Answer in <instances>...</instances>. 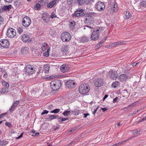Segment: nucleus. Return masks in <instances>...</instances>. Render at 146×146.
<instances>
[{"mask_svg":"<svg viewBox=\"0 0 146 146\" xmlns=\"http://www.w3.org/2000/svg\"><path fill=\"white\" fill-rule=\"evenodd\" d=\"M90 87L87 84H84L81 85L79 88L80 93L82 95H85L88 93L90 91Z\"/></svg>","mask_w":146,"mask_h":146,"instance_id":"obj_1","label":"nucleus"},{"mask_svg":"<svg viewBox=\"0 0 146 146\" xmlns=\"http://www.w3.org/2000/svg\"><path fill=\"white\" fill-rule=\"evenodd\" d=\"M50 87L54 91H56L60 88L61 85V82L60 80H54L51 82Z\"/></svg>","mask_w":146,"mask_h":146,"instance_id":"obj_2","label":"nucleus"},{"mask_svg":"<svg viewBox=\"0 0 146 146\" xmlns=\"http://www.w3.org/2000/svg\"><path fill=\"white\" fill-rule=\"evenodd\" d=\"M84 20L85 23L88 25H90L93 23L94 21V19L90 13H86L85 14Z\"/></svg>","mask_w":146,"mask_h":146,"instance_id":"obj_3","label":"nucleus"},{"mask_svg":"<svg viewBox=\"0 0 146 146\" xmlns=\"http://www.w3.org/2000/svg\"><path fill=\"white\" fill-rule=\"evenodd\" d=\"M61 37L63 41L66 42L69 41L71 38L70 33L67 32H63L61 35Z\"/></svg>","mask_w":146,"mask_h":146,"instance_id":"obj_4","label":"nucleus"},{"mask_svg":"<svg viewBox=\"0 0 146 146\" xmlns=\"http://www.w3.org/2000/svg\"><path fill=\"white\" fill-rule=\"evenodd\" d=\"M108 6L111 10H113L116 12L118 10V7L117 3L114 0H111L108 2Z\"/></svg>","mask_w":146,"mask_h":146,"instance_id":"obj_5","label":"nucleus"},{"mask_svg":"<svg viewBox=\"0 0 146 146\" xmlns=\"http://www.w3.org/2000/svg\"><path fill=\"white\" fill-rule=\"evenodd\" d=\"M6 34L8 37L12 38L16 35V31L15 29L13 28H9L7 29Z\"/></svg>","mask_w":146,"mask_h":146,"instance_id":"obj_6","label":"nucleus"},{"mask_svg":"<svg viewBox=\"0 0 146 146\" xmlns=\"http://www.w3.org/2000/svg\"><path fill=\"white\" fill-rule=\"evenodd\" d=\"M95 8L99 11H102L105 9V5L102 2L98 1L96 4Z\"/></svg>","mask_w":146,"mask_h":146,"instance_id":"obj_7","label":"nucleus"},{"mask_svg":"<svg viewBox=\"0 0 146 146\" xmlns=\"http://www.w3.org/2000/svg\"><path fill=\"white\" fill-rule=\"evenodd\" d=\"M26 72L29 74H32L35 73V68L31 65H27L25 68Z\"/></svg>","mask_w":146,"mask_h":146,"instance_id":"obj_8","label":"nucleus"},{"mask_svg":"<svg viewBox=\"0 0 146 146\" xmlns=\"http://www.w3.org/2000/svg\"><path fill=\"white\" fill-rule=\"evenodd\" d=\"M31 22L30 18L29 17H25L23 19V25L25 27H28L30 25Z\"/></svg>","mask_w":146,"mask_h":146,"instance_id":"obj_9","label":"nucleus"},{"mask_svg":"<svg viewBox=\"0 0 146 146\" xmlns=\"http://www.w3.org/2000/svg\"><path fill=\"white\" fill-rule=\"evenodd\" d=\"M94 85L97 87L102 86L104 84L103 80L101 78H97L94 80Z\"/></svg>","mask_w":146,"mask_h":146,"instance_id":"obj_10","label":"nucleus"},{"mask_svg":"<svg viewBox=\"0 0 146 146\" xmlns=\"http://www.w3.org/2000/svg\"><path fill=\"white\" fill-rule=\"evenodd\" d=\"M100 30H95L92 33L91 36V38L93 40H96L98 39L99 35V33L98 32Z\"/></svg>","mask_w":146,"mask_h":146,"instance_id":"obj_11","label":"nucleus"},{"mask_svg":"<svg viewBox=\"0 0 146 146\" xmlns=\"http://www.w3.org/2000/svg\"><path fill=\"white\" fill-rule=\"evenodd\" d=\"M66 86L70 89H73L75 88V82L71 80H68L66 83Z\"/></svg>","mask_w":146,"mask_h":146,"instance_id":"obj_12","label":"nucleus"},{"mask_svg":"<svg viewBox=\"0 0 146 146\" xmlns=\"http://www.w3.org/2000/svg\"><path fill=\"white\" fill-rule=\"evenodd\" d=\"M0 45L4 48H8L9 45V42L7 39H2L0 41Z\"/></svg>","mask_w":146,"mask_h":146,"instance_id":"obj_13","label":"nucleus"},{"mask_svg":"<svg viewBox=\"0 0 146 146\" xmlns=\"http://www.w3.org/2000/svg\"><path fill=\"white\" fill-rule=\"evenodd\" d=\"M109 74L110 77L113 80H115L118 76L117 71H114L112 69L110 70Z\"/></svg>","mask_w":146,"mask_h":146,"instance_id":"obj_14","label":"nucleus"},{"mask_svg":"<svg viewBox=\"0 0 146 146\" xmlns=\"http://www.w3.org/2000/svg\"><path fill=\"white\" fill-rule=\"evenodd\" d=\"M60 69L61 72L64 73L68 71L70 68L68 64H64L60 66Z\"/></svg>","mask_w":146,"mask_h":146,"instance_id":"obj_15","label":"nucleus"},{"mask_svg":"<svg viewBox=\"0 0 146 146\" xmlns=\"http://www.w3.org/2000/svg\"><path fill=\"white\" fill-rule=\"evenodd\" d=\"M22 41L25 42H29L31 41V39L27 35H23L22 37Z\"/></svg>","mask_w":146,"mask_h":146,"instance_id":"obj_16","label":"nucleus"},{"mask_svg":"<svg viewBox=\"0 0 146 146\" xmlns=\"http://www.w3.org/2000/svg\"><path fill=\"white\" fill-rule=\"evenodd\" d=\"M127 77L126 74H122L119 76L118 79L120 81L123 82L126 81L127 79Z\"/></svg>","mask_w":146,"mask_h":146,"instance_id":"obj_17","label":"nucleus"},{"mask_svg":"<svg viewBox=\"0 0 146 146\" xmlns=\"http://www.w3.org/2000/svg\"><path fill=\"white\" fill-rule=\"evenodd\" d=\"M59 0H54L51 1L47 5V7L49 8H52L56 3H58Z\"/></svg>","mask_w":146,"mask_h":146,"instance_id":"obj_18","label":"nucleus"},{"mask_svg":"<svg viewBox=\"0 0 146 146\" xmlns=\"http://www.w3.org/2000/svg\"><path fill=\"white\" fill-rule=\"evenodd\" d=\"M85 14L84 12H75L72 15V16L76 17H79L84 16Z\"/></svg>","mask_w":146,"mask_h":146,"instance_id":"obj_19","label":"nucleus"},{"mask_svg":"<svg viewBox=\"0 0 146 146\" xmlns=\"http://www.w3.org/2000/svg\"><path fill=\"white\" fill-rule=\"evenodd\" d=\"M125 43L124 42L118 41L112 43L111 44V47L115 46L117 45H122L125 44Z\"/></svg>","mask_w":146,"mask_h":146,"instance_id":"obj_20","label":"nucleus"},{"mask_svg":"<svg viewBox=\"0 0 146 146\" xmlns=\"http://www.w3.org/2000/svg\"><path fill=\"white\" fill-rule=\"evenodd\" d=\"M89 39L88 37L86 36H83L80 37V41L82 42H86L89 41Z\"/></svg>","mask_w":146,"mask_h":146,"instance_id":"obj_21","label":"nucleus"},{"mask_svg":"<svg viewBox=\"0 0 146 146\" xmlns=\"http://www.w3.org/2000/svg\"><path fill=\"white\" fill-rule=\"evenodd\" d=\"M28 49L27 48L25 47H23L21 52V54L22 55L28 53Z\"/></svg>","mask_w":146,"mask_h":146,"instance_id":"obj_22","label":"nucleus"},{"mask_svg":"<svg viewBox=\"0 0 146 146\" xmlns=\"http://www.w3.org/2000/svg\"><path fill=\"white\" fill-rule=\"evenodd\" d=\"M69 23H70L69 25L70 27V29H73L76 25L75 22L73 20L70 19V20Z\"/></svg>","mask_w":146,"mask_h":146,"instance_id":"obj_23","label":"nucleus"},{"mask_svg":"<svg viewBox=\"0 0 146 146\" xmlns=\"http://www.w3.org/2000/svg\"><path fill=\"white\" fill-rule=\"evenodd\" d=\"M77 1L78 3L80 5L87 4L88 3L87 0H77Z\"/></svg>","mask_w":146,"mask_h":146,"instance_id":"obj_24","label":"nucleus"},{"mask_svg":"<svg viewBox=\"0 0 146 146\" xmlns=\"http://www.w3.org/2000/svg\"><path fill=\"white\" fill-rule=\"evenodd\" d=\"M8 144V142L4 139L0 140V145L1 146H5Z\"/></svg>","mask_w":146,"mask_h":146,"instance_id":"obj_25","label":"nucleus"},{"mask_svg":"<svg viewBox=\"0 0 146 146\" xmlns=\"http://www.w3.org/2000/svg\"><path fill=\"white\" fill-rule=\"evenodd\" d=\"M3 8L4 12L9 11L10 9L11 8V6L10 5H6V6H4L3 7Z\"/></svg>","mask_w":146,"mask_h":146,"instance_id":"obj_26","label":"nucleus"},{"mask_svg":"<svg viewBox=\"0 0 146 146\" xmlns=\"http://www.w3.org/2000/svg\"><path fill=\"white\" fill-rule=\"evenodd\" d=\"M68 45H67L63 46L61 48V51L64 53L66 52L68 50Z\"/></svg>","mask_w":146,"mask_h":146,"instance_id":"obj_27","label":"nucleus"},{"mask_svg":"<svg viewBox=\"0 0 146 146\" xmlns=\"http://www.w3.org/2000/svg\"><path fill=\"white\" fill-rule=\"evenodd\" d=\"M58 116L56 115H50L49 116V118H47V120L48 121H51L52 119L56 118L58 117Z\"/></svg>","mask_w":146,"mask_h":146,"instance_id":"obj_28","label":"nucleus"},{"mask_svg":"<svg viewBox=\"0 0 146 146\" xmlns=\"http://www.w3.org/2000/svg\"><path fill=\"white\" fill-rule=\"evenodd\" d=\"M125 16L126 17V18H125L126 20L128 19L132 16L131 15L129 11H125Z\"/></svg>","mask_w":146,"mask_h":146,"instance_id":"obj_29","label":"nucleus"},{"mask_svg":"<svg viewBox=\"0 0 146 146\" xmlns=\"http://www.w3.org/2000/svg\"><path fill=\"white\" fill-rule=\"evenodd\" d=\"M104 42V41L103 40H102L100 42H98L96 46V49H98L101 46L103 45Z\"/></svg>","mask_w":146,"mask_h":146,"instance_id":"obj_30","label":"nucleus"},{"mask_svg":"<svg viewBox=\"0 0 146 146\" xmlns=\"http://www.w3.org/2000/svg\"><path fill=\"white\" fill-rule=\"evenodd\" d=\"M8 92V88H3L0 90V93L2 94L7 93Z\"/></svg>","mask_w":146,"mask_h":146,"instance_id":"obj_31","label":"nucleus"},{"mask_svg":"<svg viewBox=\"0 0 146 146\" xmlns=\"http://www.w3.org/2000/svg\"><path fill=\"white\" fill-rule=\"evenodd\" d=\"M50 69V66L48 64L45 65L44 66V72L48 73Z\"/></svg>","mask_w":146,"mask_h":146,"instance_id":"obj_32","label":"nucleus"},{"mask_svg":"<svg viewBox=\"0 0 146 146\" xmlns=\"http://www.w3.org/2000/svg\"><path fill=\"white\" fill-rule=\"evenodd\" d=\"M122 93L123 94V96L124 97H126L129 96V94L128 93V91L126 90H124L122 91Z\"/></svg>","mask_w":146,"mask_h":146,"instance_id":"obj_33","label":"nucleus"},{"mask_svg":"<svg viewBox=\"0 0 146 146\" xmlns=\"http://www.w3.org/2000/svg\"><path fill=\"white\" fill-rule=\"evenodd\" d=\"M119 84V83L117 81H116L113 83L112 84V86L114 88H116L118 87Z\"/></svg>","mask_w":146,"mask_h":146,"instance_id":"obj_34","label":"nucleus"},{"mask_svg":"<svg viewBox=\"0 0 146 146\" xmlns=\"http://www.w3.org/2000/svg\"><path fill=\"white\" fill-rule=\"evenodd\" d=\"M41 6L39 3H36L34 7V9L36 10H39L40 9Z\"/></svg>","mask_w":146,"mask_h":146,"instance_id":"obj_35","label":"nucleus"},{"mask_svg":"<svg viewBox=\"0 0 146 146\" xmlns=\"http://www.w3.org/2000/svg\"><path fill=\"white\" fill-rule=\"evenodd\" d=\"M2 83L4 87H6L5 88H8L9 87V84L7 82L3 81L2 82Z\"/></svg>","mask_w":146,"mask_h":146,"instance_id":"obj_36","label":"nucleus"},{"mask_svg":"<svg viewBox=\"0 0 146 146\" xmlns=\"http://www.w3.org/2000/svg\"><path fill=\"white\" fill-rule=\"evenodd\" d=\"M47 45V43L46 42L44 43L42 45V48L43 51H44L46 50Z\"/></svg>","mask_w":146,"mask_h":146,"instance_id":"obj_37","label":"nucleus"},{"mask_svg":"<svg viewBox=\"0 0 146 146\" xmlns=\"http://www.w3.org/2000/svg\"><path fill=\"white\" fill-rule=\"evenodd\" d=\"M60 110V109H56L53 110L51 111L50 112L51 113H58L59 112Z\"/></svg>","mask_w":146,"mask_h":146,"instance_id":"obj_38","label":"nucleus"},{"mask_svg":"<svg viewBox=\"0 0 146 146\" xmlns=\"http://www.w3.org/2000/svg\"><path fill=\"white\" fill-rule=\"evenodd\" d=\"M72 113L74 115H78L80 113V111L78 110H75L74 111H72Z\"/></svg>","mask_w":146,"mask_h":146,"instance_id":"obj_39","label":"nucleus"},{"mask_svg":"<svg viewBox=\"0 0 146 146\" xmlns=\"http://www.w3.org/2000/svg\"><path fill=\"white\" fill-rule=\"evenodd\" d=\"M58 119L59 120V121L60 122H62L66 120H68V118H61V117H59L58 118Z\"/></svg>","mask_w":146,"mask_h":146,"instance_id":"obj_40","label":"nucleus"},{"mask_svg":"<svg viewBox=\"0 0 146 146\" xmlns=\"http://www.w3.org/2000/svg\"><path fill=\"white\" fill-rule=\"evenodd\" d=\"M19 103V101L16 100L13 104L12 106H14V107L16 108Z\"/></svg>","mask_w":146,"mask_h":146,"instance_id":"obj_41","label":"nucleus"},{"mask_svg":"<svg viewBox=\"0 0 146 146\" xmlns=\"http://www.w3.org/2000/svg\"><path fill=\"white\" fill-rule=\"evenodd\" d=\"M133 132L134 134L135 133L136 134L135 135H136V136H137L138 134H140V131L139 130H137V129L134 130L133 131Z\"/></svg>","mask_w":146,"mask_h":146,"instance_id":"obj_42","label":"nucleus"},{"mask_svg":"<svg viewBox=\"0 0 146 146\" xmlns=\"http://www.w3.org/2000/svg\"><path fill=\"white\" fill-rule=\"evenodd\" d=\"M42 19L45 22L47 23L48 22L47 18L44 17L43 15H42Z\"/></svg>","mask_w":146,"mask_h":146,"instance_id":"obj_43","label":"nucleus"},{"mask_svg":"<svg viewBox=\"0 0 146 146\" xmlns=\"http://www.w3.org/2000/svg\"><path fill=\"white\" fill-rule=\"evenodd\" d=\"M17 31L19 34H21L23 32V30L21 27H18L17 28Z\"/></svg>","mask_w":146,"mask_h":146,"instance_id":"obj_44","label":"nucleus"},{"mask_svg":"<svg viewBox=\"0 0 146 146\" xmlns=\"http://www.w3.org/2000/svg\"><path fill=\"white\" fill-rule=\"evenodd\" d=\"M5 125L9 127H12L10 123L8 122H6L5 123Z\"/></svg>","mask_w":146,"mask_h":146,"instance_id":"obj_45","label":"nucleus"},{"mask_svg":"<svg viewBox=\"0 0 146 146\" xmlns=\"http://www.w3.org/2000/svg\"><path fill=\"white\" fill-rule=\"evenodd\" d=\"M15 108L14 107V106H12L11 108L9 109V111L10 112H12L15 110Z\"/></svg>","mask_w":146,"mask_h":146,"instance_id":"obj_46","label":"nucleus"},{"mask_svg":"<svg viewBox=\"0 0 146 146\" xmlns=\"http://www.w3.org/2000/svg\"><path fill=\"white\" fill-rule=\"evenodd\" d=\"M56 15L55 14V13L54 12H52L50 17L52 19L53 18H54L55 17H56Z\"/></svg>","mask_w":146,"mask_h":146,"instance_id":"obj_47","label":"nucleus"},{"mask_svg":"<svg viewBox=\"0 0 146 146\" xmlns=\"http://www.w3.org/2000/svg\"><path fill=\"white\" fill-rule=\"evenodd\" d=\"M84 11V10L82 9H76L75 12H83Z\"/></svg>","mask_w":146,"mask_h":146,"instance_id":"obj_48","label":"nucleus"},{"mask_svg":"<svg viewBox=\"0 0 146 146\" xmlns=\"http://www.w3.org/2000/svg\"><path fill=\"white\" fill-rule=\"evenodd\" d=\"M49 112V111H48L46 110H44L43 111V112H42L41 113L42 115H43L45 114H47Z\"/></svg>","mask_w":146,"mask_h":146,"instance_id":"obj_49","label":"nucleus"},{"mask_svg":"<svg viewBox=\"0 0 146 146\" xmlns=\"http://www.w3.org/2000/svg\"><path fill=\"white\" fill-rule=\"evenodd\" d=\"M7 113H3L0 115V118H2L4 116H5L7 114Z\"/></svg>","mask_w":146,"mask_h":146,"instance_id":"obj_50","label":"nucleus"},{"mask_svg":"<svg viewBox=\"0 0 146 146\" xmlns=\"http://www.w3.org/2000/svg\"><path fill=\"white\" fill-rule=\"evenodd\" d=\"M126 141H124L120 142L117 143V146H119V145H121L123 144Z\"/></svg>","mask_w":146,"mask_h":146,"instance_id":"obj_51","label":"nucleus"},{"mask_svg":"<svg viewBox=\"0 0 146 146\" xmlns=\"http://www.w3.org/2000/svg\"><path fill=\"white\" fill-rule=\"evenodd\" d=\"M119 98L118 97H116L113 99V102H116L118 101Z\"/></svg>","mask_w":146,"mask_h":146,"instance_id":"obj_52","label":"nucleus"},{"mask_svg":"<svg viewBox=\"0 0 146 146\" xmlns=\"http://www.w3.org/2000/svg\"><path fill=\"white\" fill-rule=\"evenodd\" d=\"M49 53L48 52H45L44 53V56L45 57H48L49 55Z\"/></svg>","mask_w":146,"mask_h":146,"instance_id":"obj_53","label":"nucleus"},{"mask_svg":"<svg viewBox=\"0 0 146 146\" xmlns=\"http://www.w3.org/2000/svg\"><path fill=\"white\" fill-rule=\"evenodd\" d=\"M62 114L65 116H67L68 115V113L67 111H64L63 113Z\"/></svg>","mask_w":146,"mask_h":146,"instance_id":"obj_54","label":"nucleus"},{"mask_svg":"<svg viewBox=\"0 0 146 146\" xmlns=\"http://www.w3.org/2000/svg\"><path fill=\"white\" fill-rule=\"evenodd\" d=\"M139 63V62H137V63L135 62H134L132 64V66H133V67H134L137 64H138Z\"/></svg>","mask_w":146,"mask_h":146,"instance_id":"obj_55","label":"nucleus"},{"mask_svg":"<svg viewBox=\"0 0 146 146\" xmlns=\"http://www.w3.org/2000/svg\"><path fill=\"white\" fill-rule=\"evenodd\" d=\"M133 104H131L130 105H129L127 107H125V108H124V109H126L127 108H130V107H133Z\"/></svg>","mask_w":146,"mask_h":146,"instance_id":"obj_56","label":"nucleus"},{"mask_svg":"<svg viewBox=\"0 0 146 146\" xmlns=\"http://www.w3.org/2000/svg\"><path fill=\"white\" fill-rule=\"evenodd\" d=\"M3 7H0V13L4 12Z\"/></svg>","mask_w":146,"mask_h":146,"instance_id":"obj_57","label":"nucleus"},{"mask_svg":"<svg viewBox=\"0 0 146 146\" xmlns=\"http://www.w3.org/2000/svg\"><path fill=\"white\" fill-rule=\"evenodd\" d=\"M98 106L96 109L94 110V111L93 112V113L94 114H95V113H96V112L98 110Z\"/></svg>","mask_w":146,"mask_h":146,"instance_id":"obj_58","label":"nucleus"},{"mask_svg":"<svg viewBox=\"0 0 146 146\" xmlns=\"http://www.w3.org/2000/svg\"><path fill=\"white\" fill-rule=\"evenodd\" d=\"M75 143L74 141H72V142H71V143H70L68 145H67L66 146H71L72 145Z\"/></svg>","mask_w":146,"mask_h":146,"instance_id":"obj_59","label":"nucleus"},{"mask_svg":"<svg viewBox=\"0 0 146 146\" xmlns=\"http://www.w3.org/2000/svg\"><path fill=\"white\" fill-rule=\"evenodd\" d=\"M145 4L146 3L145 2H142L140 3L141 5L143 6H144Z\"/></svg>","mask_w":146,"mask_h":146,"instance_id":"obj_60","label":"nucleus"},{"mask_svg":"<svg viewBox=\"0 0 146 146\" xmlns=\"http://www.w3.org/2000/svg\"><path fill=\"white\" fill-rule=\"evenodd\" d=\"M108 95H105L103 98V101H104L108 97Z\"/></svg>","mask_w":146,"mask_h":146,"instance_id":"obj_61","label":"nucleus"},{"mask_svg":"<svg viewBox=\"0 0 146 146\" xmlns=\"http://www.w3.org/2000/svg\"><path fill=\"white\" fill-rule=\"evenodd\" d=\"M83 115H84V116L83 117L84 118H86L87 117L88 115H90L88 113H84Z\"/></svg>","mask_w":146,"mask_h":146,"instance_id":"obj_62","label":"nucleus"},{"mask_svg":"<svg viewBox=\"0 0 146 146\" xmlns=\"http://www.w3.org/2000/svg\"><path fill=\"white\" fill-rule=\"evenodd\" d=\"M103 111L105 112L107 110H108V109L107 108H102L101 109Z\"/></svg>","mask_w":146,"mask_h":146,"instance_id":"obj_63","label":"nucleus"},{"mask_svg":"<svg viewBox=\"0 0 146 146\" xmlns=\"http://www.w3.org/2000/svg\"><path fill=\"white\" fill-rule=\"evenodd\" d=\"M139 104V102L137 101L133 103V106H135V105L138 104Z\"/></svg>","mask_w":146,"mask_h":146,"instance_id":"obj_64","label":"nucleus"}]
</instances>
